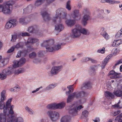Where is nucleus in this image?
<instances>
[{"label":"nucleus","mask_w":122,"mask_h":122,"mask_svg":"<svg viewBox=\"0 0 122 122\" xmlns=\"http://www.w3.org/2000/svg\"><path fill=\"white\" fill-rule=\"evenodd\" d=\"M36 54L35 52H33L29 54V56L30 58L33 59L36 57Z\"/></svg>","instance_id":"c03bdc74"},{"label":"nucleus","mask_w":122,"mask_h":122,"mask_svg":"<svg viewBox=\"0 0 122 122\" xmlns=\"http://www.w3.org/2000/svg\"><path fill=\"white\" fill-rule=\"evenodd\" d=\"M83 107L81 105L78 106L76 103L67 107L66 109L69 110V113L73 116H75L77 114L78 111L80 110Z\"/></svg>","instance_id":"39448f33"},{"label":"nucleus","mask_w":122,"mask_h":122,"mask_svg":"<svg viewBox=\"0 0 122 122\" xmlns=\"http://www.w3.org/2000/svg\"><path fill=\"white\" fill-rule=\"evenodd\" d=\"M120 51V50L118 48H116L115 51L114 53V55H116L118 54Z\"/></svg>","instance_id":"6e6d98bb"},{"label":"nucleus","mask_w":122,"mask_h":122,"mask_svg":"<svg viewBox=\"0 0 122 122\" xmlns=\"http://www.w3.org/2000/svg\"><path fill=\"white\" fill-rule=\"evenodd\" d=\"M23 36V32L19 33L17 35V36L16 35H12V39L11 40V41L12 42H13L15 41L17 38V37L19 36L20 37V38L21 37L20 36Z\"/></svg>","instance_id":"b1692460"},{"label":"nucleus","mask_w":122,"mask_h":122,"mask_svg":"<svg viewBox=\"0 0 122 122\" xmlns=\"http://www.w3.org/2000/svg\"><path fill=\"white\" fill-rule=\"evenodd\" d=\"M61 66H53L50 71L51 73L53 75L57 74L61 70Z\"/></svg>","instance_id":"9b49d317"},{"label":"nucleus","mask_w":122,"mask_h":122,"mask_svg":"<svg viewBox=\"0 0 122 122\" xmlns=\"http://www.w3.org/2000/svg\"><path fill=\"white\" fill-rule=\"evenodd\" d=\"M75 20H67L65 21V23L68 26H72L75 23Z\"/></svg>","instance_id":"412c9836"},{"label":"nucleus","mask_w":122,"mask_h":122,"mask_svg":"<svg viewBox=\"0 0 122 122\" xmlns=\"http://www.w3.org/2000/svg\"><path fill=\"white\" fill-rule=\"evenodd\" d=\"M41 61L40 60L37 59H35L33 61V62L35 63H37L38 62H40Z\"/></svg>","instance_id":"69168bd1"},{"label":"nucleus","mask_w":122,"mask_h":122,"mask_svg":"<svg viewBox=\"0 0 122 122\" xmlns=\"http://www.w3.org/2000/svg\"><path fill=\"white\" fill-rule=\"evenodd\" d=\"M44 0H37L35 3V6L38 7L42 4L44 2Z\"/></svg>","instance_id":"cd10ccee"},{"label":"nucleus","mask_w":122,"mask_h":122,"mask_svg":"<svg viewBox=\"0 0 122 122\" xmlns=\"http://www.w3.org/2000/svg\"><path fill=\"white\" fill-rule=\"evenodd\" d=\"M10 120L9 121L8 119L7 122H21L22 120V118L20 117H17L11 115L10 118H9Z\"/></svg>","instance_id":"4468645a"},{"label":"nucleus","mask_w":122,"mask_h":122,"mask_svg":"<svg viewBox=\"0 0 122 122\" xmlns=\"http://www.w3.org/2000/svg\"><path fill=\"white\" fill-rule=\"evenodd\" d=\"M88 112L86 110H84L82 112V116L81 117V118H82L83 116H84L86 117H88Z\"/></svg>","instance_id":"ea45409f"},{"label":"nucleus","mask_w":122,"mask_h":122,"mask_svg":"<svg viewBox=\"0 0 122 122\" xmlns=\"http://www.w3.org/2000/svg\"><path fill=\"white\" fill-rule=\"evenodd\" d=\"M56 86L55 84H51L47 86L46 88V90H49L55 87Z\"/></svg>","instance_id":"37998d69"},{"label":"nucleus","mask_w":122,"mask_h":122,"mask_svg":"<svg viewBox=\"0 0 122 122\" xmlns=\"http://www.w3.org/2000/svg\"><path fill=\"white\" fill-rule=\"evenodd\" d=\"M89 57H84L81 59V61L82 62L88 61H89Z\"/></svg>","instance_id":"3c124183"},{"label":"nucleus","mask_w":122,"mask_h":122,"mask_svg":"<svg viewBox=\"0 0 122 122\" xmlns=\"http://www.w3.org/2000/svg\"><path fill=\"white\" fill-rule=\"evenodd\" d=\"M120 103L119 102L118 103L116 104L115 105H114V107H117V108H120L121 107H120L119 105V103Z\"/></svg>","instance_id":"338daca9"},{"label":"nucleus","mask_w":122,"mask_h":122,"mask_svg":"<svg viewBox=\"0 0 122 122\" xmlns=\"http://www.w3.org/2000/svg\"><path fill=\"white\" fill-rule=\"evenodd\" d=\"M112 56L111 55H109L107 56L104 60L102 61V69H103L104 68L105 66L106 65L109 59Z\"/></svg>","instance_id":"a211bd4d"},{"label":"nucleus","mask_w":122,"mask_h":122,"mask_svg":"<svg viewBox=\"0 0 122 122\" xmlns=\"http://www.w3.org/2000/svg\"><path fill=\"white\" fill-rule=\"evenodd\" d=\"M73 85L69 86L67 87L70 91L71 92L73 91L74 89L72 87Z\"/></svg>","instance_id":"5fc2aeb1"},{"label":"nucleus","mask_w":122,"mask_h":122,"mask_svg":"<svg viewBox=\"0 0 122 122\" xmlns=\"http://www.w3.org/2000/svg\"><path fill=\"white\" fill-rule=\"evenodd\" d=\"M54 43V41L52 39L44 41L41 44L42 47H45L46 48L50 44H52Z\"/></svg>","instance_id":"2eb2a0df"},{"label":"nucleus","mask_w":122,"mask_h":122,"mask_svg":"<svg viewBox=\"0 0 122 122\" xmlns=\"http://www.w3.org/2000/svg\"><path fill=\"white\" fill-rule=\"evenodd\" d=\"M65 105V103L64 102L58 103H53L48 105L46 106V108L51 110L61 109L64 107Z\"/></svg>","instance_id":"423d86ee"},{"label":"nucleus","mask_w":122,"mask_h":122,"mask_svg":"<svg viewBox=\"0 0 122 122\" xmlns=\"http://www.w3.org/2000/svg\"><path fill=\"white\" fill-rule=\"evenodd\" d=\"M80 29L81 25H76V28L72 30L70 34L71 36L74 38L79 37L81 34Z\"/></svg>","instance_id":"6e6552de"},{"label":"nucleus","mask_w":122,"mask_h":122,"mask_svg":"<svg viewBox=\"0 0 122 122\" xmlns=\"http://www.w3.org/2000/svg\"><path fill=\"white\" fill-rule=\"evenodd\" d=\"M14 107V106L13 105H12L11 107H10V111H9V109L8 111H7H7H9V113L11 114L12 115L14 114V112L13 110V108Z\"/></svg>","instance_id":"de8ad7c7"},{"label":"nucleus","mask_w":122,"mask_h":122,"mask_svg":"<svg viewBox=\"0 0 122 122\" xmlns=\"http://www.w3.org/2000/svg\"><path fill=\"white\" fill-rule=\"evenodd\" d=\"M101 13H100L98 15V17L100 19H103L104 17L105 14L104 13V11L103 10L101 11Z\"/></svg>","instance_id":"c9c22d12"},{"label":"nucleus","mask_w":122,"mask_h":122,"mask_svg":"<svg viewBox=\"0 0 122 122\" xmlns=\"http://www.w3.org/2000/svg\"><path fill=\"white\" fill-rule=\"evenodd\" d=\"M81 92H77L73 93L69 95L67 99V102L69 103L74 99V98L77 99L81 98Z\"/></svg>","instance_id":"1a4fd4ad"},{"label":"nucleus","mask_w":122,"mask_h":122,"mask_svg":"<svg viewBox=\"0 0 122 122\" xmlns=\"http://www.w3.org/2000/svg\"><path fill=\"white\" fill-rule=\"evenodd\" d=\"M15 48V46H12L7 51V53H10L14 51Z\"/></svg>","instance_id":"09e8293b"},{"label":"nucleus","mask_w":122,"mask_h":122,"mask_svg":"<svg viewBox=\"0 0 122 122\" xmlns=\"http://www.w3.org/2000/svg\"><path fill=\"white\" fill-rule=\"evenodd\" d=\"M5 26L6 28L9 29L11 27H12V24H11V23L9 21L6 23Z\"/></svg>","instance_id":"a18cd8bd"},{"label":"nucleus","mask_w":122,"mask_h":122,"mask_svg":"<svg viewBox=\"0 0 122 122\" xmlns=\"http://www.w3.org/2000/svg\"><path fill=\"white\" fill-rule=\"evenodd\" d=\"M115 121L118 122H122V113L120 116H118L115 119Z\"/></svg>","instance_id":"473e14b6"},{"label":"nucleus","mask_w":122,"mask_h":122,"mask_svg":"<svg viewBox=\"0 0 122 122\" xmlns=\"http://www.w3.org/2000/svg\"><path fill=\"white\" fill-rule=\"evenodd\" d=\"M23 64V58L22 57L18 61H15L12 66L9 67L4 70L3 71V73L6 75H10L15 72V68L21 66Z\"/></svg>","instance_id":"7ed1b4c3"},{"label":"nucleus","mask_w":122,"mask_h":122,"mask_svg":"<svg viewBox=\"0 0 122 122\" xmlns=\"http://www.w3.org/2000/svg\"><path fill=\"white\" fill-rule=\"evenodd\" d=\"M42 86H41L40 87H39V88H37L35 90L32 91V92L33 93H35V92L39 91L40 88H42Z\"/></svg>","instance_id":"680f3d73"},{"label":"nucleus","mask_w":122,"mask_h":122,"mask_svg":"<svg viewBox=\"0 0 122 122\" xmlns=\"http://www.w3.org/2000/svg\"><path fill=\"white\" fill-rule=\"evenodd\" d=\"M43 19L45 21H47L49 20L50 19V15L46 11H44L41 13Z\"/></svg>","instance_id":"f3484780"},{"label":"nucleus","mask_w":122,"mask_h":122,"mask_svg":"<svg viewBox=\"0 0 122 122\" xmlns=\"http://www.w3.org/2000/svg\"><path fill=\"white\" fill-rule=\"evenodd\" d=\"M54 44H50L46 48L47 51L49 52H52L55 51L53 47Z\"/></svg>","instance_id":"393cba45"},{"label":"nucleus","mask_w":122,"mask_h":122,"mask_svg":"<svg viewBox=\"0 0 122 122\" xmlns=\"http://www.w3.org/2000/svg\"><path fill=\"white\" fill-rule=\"evenodd\" d=\"M12 24V27L15 26L17 25V21L16 19H12L9 21Z\"/></svg>","instance_id":"f704fd0d"},{"label":"nucleus","mask_w":122,"mask_h":122,"mask_svg":"<svg viewBox=\"0 0 122 122\" xmlns=\"http://www.w3.org/2000/svg\"><path fill=\"white\" fill-rule=\"evenodd\" d=\"M47 113L52 121H56L60 117L59 114L55 111H49L47 112Z\"/></svg>","instance_id":"0eeeda50"},{"label":"nucleus","mask_w":122,"mask_h":122,"mask_svg":"<svg viewBox=\"0 0 122 122\" xmlns=\"http://www.w3.org/2000/svg\"><path fill=\"white\" fill-rule=\"evenodd\" d=\"M116 43V40H114L113 43L112 44V46L114 47H117V45Z\"/></svg>","instance_id":"774afa93"},{"label":"nucleus","mask_w":122,"mask_h":122,"mask_svg":"<svg viewBox=\"0 0 122 122\" xmlns=\"http://www.w3.org/2000/svg\"><path fill=\"white\" fill-rule=\"evenodd\" d=\"M108 75L112 76V78H117L120 77V76L118 73H116L114 71L112 70L109 72Z\"/></svg>","instance_id":"aec40b11"},{"label":"nucleus","mask_w":122,"mask_h":122,"mask_svg":"<svg viewBox=\"0 0 122 122\" xmlns=\"http://www.w3.org/2000/svg\"><path fill=\"white\" fill-rule=\"evenodd\" d=\"M15 46V47L17 49L19 48H22L23 47V42H21L17 43Z\"/></svg>","instance_id":"e433bc0d"},{"label":"nucleus","mask_w":122,"mask_h":122,"mask_svg":"<svg viewBox=\"0 0 122 122\" xmlns=\"http://www.w3.org/2000/svg\"><path fill=\"white\" fill-rule=\"evenodd\" d=\"M97 66L94 65L91 68L92 70L93 71H95L97 69Z\"/></svg>","instance_id":"052dcab7"},{"label":"nucleus","mask_w":122,"mask_h":122,"mask_svg":"<svg viewBox=\"0 0 122 122\" xmlns=\"http://www.w3.org/2000/svg\"><path fill=\"white\" fill-rule=\"evenodd\" d=\"M65 10L63 8H59L56 11V16L53 19L54 23H59L61 22L63 19H66L67 13Z\"/></svg>","instance_id":"f03ea898"},{"label":"nucleus","mask_w":122,"mask_h":122,"mask_svg":"<svg viewBox=\"0 0 122 122\" xmlns=\"http://www.w3.org/2000/svg\"><path fill=\"white\" fill-rule=\"evenodd\" d=\"M71 121V117L68 116H63L61 119V122H69Z\"/></svg>","instance_id":"6ab92c4d"},{"label":"nucleus","mask_w":122,"mask_h":122,"mask_svg":"<svg viewBox=\"0 0 122 122\" xmlns=\"http://www.w3.org/2000/svg\"><path fill=\"white\" fill-rule=\"evenodd\" d=\"M92 87L90 81L86 82L81 85V89L82 90H85L89 89Z\"/></svg>","instance_id":"f8f14e48"},{"label":"nucleus","mask_w":122,"mask_h":122,"mask_svg":"<svg viewBox=\"0 0 122 122\" xmlns=\"http://www.w3.org/2000/svg\"><path fill=\"white\" fill-rule=\"evenodd\" d=\"M122 37V28L116 34L115 37L116 38H118Z\"/></svg>","instance_id":"72a5a7b5"},{"label":"nucleus","mask_w":122,"mask_h":122,"mask_svg":"<svg viewBox=\"0 0 122 122\" xmlns=\"http://www.w3.org/2000/svg\"><path fill=\"white\" fill-rule=\"evenodd\" d=\"M117 90L114 91L113 93L116 96L120 97L122 96V86L118 85H117Z\"/></svg>","instance_id":"ddd939ff"},{"label":"nucleus","mask_w":122,"mask_h":122,"mask_svg":"<svg viewBox=\"0 0 122 122\" xmlns=\"http://www.w3.org/2000/svg\"><path fill=\"white\" fill-rule=\"evenodd\" d=\"M106 97L108 99H111L113 98L114 95L113 94L110 92L106 91L105 93Z\"/></svg>","instance_id":"4be33fe9"},{"label":"nucleus","mask_w":122,"mask_h":122,"mask_svg":"<svg viewBox=\"0 0 122 122\" xmlns=\"http://www.w3.org/2000/svg\"><path fill=\"white\" fill-rule=\"evenodd\" d=\"M6 77V75L5 73H3V71L1 73H0V79L1 80H3L5 79Z\"/></svg>","instance_id":"58836bf2"},{"label":"nucleus","mask_w":122,"mask_h":122,"mask_svg":"<svg viewBox=\"0 0 122 122\" xmlns=\"http://www.w3.org/2000/svg\"><path fill=\"white\" fill-rule=\"evenodd\" d=\"M79 13V10H75L73 11V13L71 15V17L75 20H77L78 18Z\"/></svg>","instance_id":"dca6fc26"},{"label":"nucleus","mask_w":122,"mask_h":122,"mask_svg":"<svg viewBox=\"0 0 122 122\" xmlns=\"http://www.w3.org/2000/svg\"><path fill=\"white\" fill-rule=\"evenodd\" d=\"M66 8L68 10H71V7L70 5V1H68L66 3Z\"/></svg>","instance_id":"4c0bfd02"},{"label":"nucleus","mask_w":122,"mask_h":122,"mask_svg":"<svg viewBox=\"0 0 122 122\" xmlns=\"http://www.w3.org/2000/svg\"><path fill=\"white\" fill-rule=\"evenodd\" d=\"M116 42L117 46V47L120 44H122V41L120 40H116Z\"/></svg>","instance_id":"864d4df0"},{"label":"nucleus","mask_w":122,"mask_h":122,"mask_svg":"<svg viewBox=\"0 0 122 122\" xmlns=\"http://www.w3.org/2000/svg\"><path fill=\"white\" fill-rule=\"evenodd\" d=\"M101 34L106 39H108L109 38V36L107 32L101 33Z\"/></svg>","instance_id":"79ce46f5"},{"label":"nucleus","mask_w":122,"mask_h":122,"mask_svg":"<svg viewBox=\"0 0 122 122\" xmlns=\"http://www.w3.org/2000/svg\"><path fill=\"white\" fill-rule=\"evenodd\" d=\"M34 49L31 46L28 47L27 50L23 51V56H25L26 54V53L30 52L31 51L33 50Z\"/></svg>","instance_id":"c756f323"},{"label":"nucleus","mask_w":122,"mask_h":122,"mask_svg":"<svg viewBox=\"0 0 122 122\" xmlns=\"http://www.w3.org/2000/svg\"><path fill=\"white\" fill-rule=\"evenodd\" d=\"M38 40L37 39L33 38H29L28 39L27 42L29 43H34L38 41Z\"/></svg>","instance_id":"c85d7f7f"},{"label":"nucleus","mask_w":122,"mask_h":122,"mask_svg":"<svg viewBox=\"0 0 122 122\" xmlns=\"http://www.w3.org/2000/svg\"><path fill=\"white\" fill-rule=\"evenodd\" d=\"M94 122H99L100 121V119L99 117H96L95 120H93Z\"/></svg>","instance_id":"0e129e2a"},{"label":"nucleus","mask_w":122,"mask_h":122,"mask_svg":"<svg viewBox=\"0 0 122 122\" xmlns=\"http://www.w3.org/2000/svg\"><path fill=\"white\" fill-rule=\"evenodd\" d=\"M120 113V111H117L114 112L113 115L114 116H115L117 115L118 114Z\"/></svg>","instance_id":"e2e57ef3"},{"label":"nucleus","mask_w":122,"mask_h":122,"mask_svg":"<svg viewBox=\"0 0 122 122\" xmlns=\"http://www.w3.org/2000/svg\"><path fill=\"white\" fill-rule=\"evenodd\" d=\"M101 2L102 3L107 2L110 4H113L117 2V1H113L111 0H101Z\"/></svg>","instance_id":"7c9ffc66"},{"label":"nucleus","mask_w":122,"mask_h":122,"mask_svg":"<svg viewBox=\"0 0 122 122\" xmlns=\"http://www.w3.org/2000/svg\"><path fill=\"white\" fill-rule=\"evenodd\" d=\"M97 52L98 53H101L102 54H104L105 52V48L104 47H103L101 49H100L97 50Z\"/></svg>","instance_id":"49530a36"},{"label":"nucleus","mask_w":122,"mask_h":122,"mask_svg":"<svg viewBox=\"0 0 122 122\" xmlns=\"http://www.w3.org/2000/svg\"><path fill=\"white\" fill-rule=\"evenodd\" d=\"M25 109L30 114H33L35 113V112L34 111L29 107L28 106L26 107L25 108Z\"/></svg>","instance_id":"2f4dec72"},{"label":"nucleus","mask_w":122,"mask_h":122,"mask_svg":"<svg viewBox=\"0 0 122 122\" xmlns=\"http://www.w3.org/2000/svg\"><path fill=\"white\" fill-rule=\"evenodd\" d=\"M7 60H8V59L6 58L5 59V60H3V61H0V67H3L4 66V62L5 61Z\"/></svg>","instance_id":"603ef678"},{"label":"nucleus","mask_w":122,"mask_h":122,"mask_svg":"<svg viewBox=\"0 0 122 122\" xmlns=\"http://www.w3.org/2000/svg\"><path fill=\"white\" fill-rule=\"evenodd\" d=\"M64 29V26L62 24L57 25L55 26V29L59 31H62Z\"/></svg>","instance_id":"bb28decb"},{"label":"nucleus","mask_w":122,"mask_h":122,"mask_svg":"<svg viewBox=\"0 0 122 122\" xmlns=\"http://www.w3.org/2000/svg\"><path fill=\"white\" fill-rule=\"evenodd\" d=\"M121 63H122V62L121 60V59L117 61L115 65V66H116Z\"/></svg>","instance_id":"13d9d810"},{"label":"nucleus","mask_w":122,"mask_h":122,"mask_svg":"<svg viewBox=\"0 0 122 122\" xmlns=\"http://www.w3.org/2000/svg\"><path fill=\"white\" fill-rule=\"evenodd\" d=\"M21 51H19L18 52L16 57L17 58L20 57L21 56Z\"/></svg>","instance_id":"bf43d9fd"},{"label":"nucleus","mask_w":122,"mask_h":122,"mask_svg":"<svg viewBox=\"0 0 122 122\" xmlns=\"http://www.w3.org/2000/svg\"><path fill=\"white\" fill-rule=\"evenodd\" d=\"M6 92L5 90H3L1 93V101H0V109H3L4 112L5 113L7 112V111L9 110V108L11 106V102L12 101V99H9L6 102L5 106L4 102L3 101L6 100L5 96Z\"/></svg>","instance_id":"f257e3e1"},{"label":"nucleus","mask_w":122,"mask_h":122,"mask_svg":"<svg viewBox=\"0 0 122 122\" xmlns=\"http://www.w3.org/2000/svg\"><path fill=\"white\" fill-rule=\"evenodd\" d=\"M83 13L84 15L83 16L81 21L83 25H85L87 24V21L90 18V13L87 9L84 10L83 11Z\"/></svg>","instance_id":"9d476101"},{"label":"nucleus","mask_w":122,"mask_h":122,"mask_svg":"<svg viewBox=\"0 0 122 122\" xmlns=\"http://www.w3.org/2000/svg\"><path fill=\"white\" fill-rule=\"evenodd\" d=\"M61 44H57L56 45H54L53 47L55 50H58L60 49L61 48Z\"/></svg>","instance_id":"a19ab883"},{"label":"nucleus","mask_w":122,"mask_h":122,"mask_svg":"<svg viewBox=\"0 0 122 122\" xmlns=\"http://www.w3.org/2000/svg\"><path fill=\"white\" fill-rule=\"evenodd\" d=\"M6 113L0 114V122H6Z\"/></svg>","instance_id":"a878e982"},{"label":"nucleus","mask_w":122,"mask_h":122,"mask_svg":"<svg viewBox=\"0 0 122 122\" xmlns=\"http://www.w3.org/2000/svg\"><path fill=\"white\" fill-rule=\"evenodd\" d=\"M89 61H91L93 63H96L97 62L96 60L91 58H90Z\"/></svg>","instance_id":"4d7b16f0"},{"label":"nucleus","mask_w":122,"mask_h":122,"mask_svg":"<svg viewBox=\"0 0 122 122\" xmlns=\"http://www.w3.org/2000/svg\"><path fill=\"white\" fill-rule=\"evenodd\" d=\"M80 32L81 34V33L85 35H88L90 34V31L88 30L85 28H82L81 26Z\"/></svg>","instance_id":"5701e85b"},{"label":"nucleus","mask_w":122,"mask_h":122,"mask_svg":"<svg viewBox=\"0 0 122 122\" xmlns=\"http://www.w3.org/2000/svg\"><path fill=\"white\" fill-rule=\"evenodd\" d=\"M34 30V28L32 26L30 27L28 29V31L30 32H32Z\"/></svg>","instance_id":"8fccbe9b"},{"label":"nucleus","mask_w":122,"mask_h":122,"mask_svg":"<svg viewBox=\"0 0 122 122\" xmlns=\"http://www.w3.org/2000/svg\"><path fill=\"white\" fill-rule=\"evenodd\" d=\"M3 1V0H0V3ZM14 2L12 1H9L4 2L1 4H0V12H2L4 13L9 14L10 13V9L12 7V5Z\"/></svg>","instance_id":"20e7f679"}]
</instances>
